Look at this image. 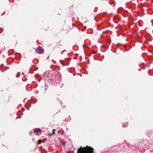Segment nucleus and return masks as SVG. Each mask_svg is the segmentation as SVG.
<instances>
[{
    "label": "nucleus",
    "mask_w": 153,
    "mask_h": 153,
    "mask_svg": "<svg viewBox=\"0 0 153 153\" xmlns=\"http://www.w3.org/2000/svg\"><path fill=\"white\" fill-rule=\"evenodd\" d=\"M44 51L40 46H39L37 49L36 52L37 53H42L44 52Z\"/></svg>",
    "instance_id": "obj_2"
},
{
    "label": "nucleus",
    "mask_w": 153,
    "mask_h": 153,
    "mask_svg": "<svg viewBox=\"0 0 153 153\" xmlns=\"http://www.w3.org/2000/svg\"><path fill=\"white\" fill-rule=\"evenodd\" d=\"M42 142V141L41 140H39L38 141V143H37V144H40Z\"/></svg>",
    "instance_id": "obj_4"
},
{
    "label": "nucleus",
    "mask_w": 153,
    "mask_h": 153,
    "mask_svg": "<svg viewBox=\"0 0 153 153\" xmlns=\"http://www.w3.org/2000/svg\"><path fill=\"white\" fill-rule=\"evenodd\" d=\"M34 131L35 134L37 135L39 133L41 132V130L40 128H36L34 129Z\"/></svg>",
    "instance_id": "obj_3"
},
{
    "label": "nucleus",
    "mask_w": 153,
    "mask_h": 153,
    "mask_svg": "<svg viewBox=\"0 0 153 153\" xmlns=\"http://www.w3.org/2000/svg\"><path fill=\"white\" fill-rule=\"evenodd\" d=\"M77 153H93V149L87 146L83 147L81 146L77 149Z\"/></svg>",
    "instance_id": "obj_1"
},
{
    "label": "nucleus",
    "mask_w": 153,
    "mask_h": 153,
    "mask_svg": "<svg viewBox=\"0 0 153 153\" xmlns=\"http://www.w3.org/2000/svg\"><path fill=\"white\" fill-rule=\"evenodd\" d=\"M66 143V142H63L62 143V144L63 146H65V145Z\"/></svg>",
    "instance_id": "obj_5"
},
{
    "label": "nucleus",
    "mask_w": 153,
    "mask_h": 153,
    "mask_svg": "<svg viewBox=\"0 0 153 153\" xmlns=\"http://www.w3.org/2000/svg\"><path fill=\"white\" fill-rule=\"evenodd\" d=\"M54 131H55V130L54 129L53 130V134H55Z\"/></svg>",
    "instance_id": "obj_6"
}]
</instances>
